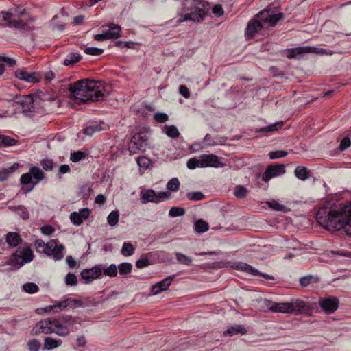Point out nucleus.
<instances>
[{"mask_svg":"<svg viewBox=\"0 0 351 351\" xmlns=\"http://www.w3.org/2000/svg\"><path fill=\"white\" fill-rule=\"evenodd\" d=\"M263 28L261 21H259L255 17L252 19L247 23L245 29V36L253 38L256 34H258Z\"/></svg>","mask_w":351,"mask_h":351,"instance_id":"nucleus-20","label":"nucleus"},{"mask_svg":"<svg viewBox=\"0 0 351 351\" xmlns=\"http://www.w3.org/2000/svg\"><path fill=\"white\" fill-rule=\"evenodd\" d=\"M182 5V13L177 20L178 23L189 21L200 23L204 20L210 10L208 3L203 0H184Z\"/></svg>","mask_w":351,"mask_h":351,"instance_id":"nucleus-5","label":"nucleus"},{"mask_svg":"<svg viewBox=\"0 0 351 351\" xmlns=\"http://www.w3.org/2000/svg\"><path fill=\"white\" fill-rule=\"evenodd\" d=\"M284 14L281 12L278 14H270V16L267 19V23L269 26L274 27L278 21L284 19Z\"/></svg>","mask_w":351,"mask_h":351,"instance_id":"nucleus-37","label":"nucleus"},{"mask_svg":"<svg viewBox=\"0 0 351 351\" xmlns=\"http://www.w3.org/2000/svg\"><path fill=\"white\" fill-rule=\"evenodd\" d=\"M19 254L23 265L25 263L31 262L34 258L33 252L29 247L21 249Z\"/></svg>","mask_w":351,"mask_h":351,"instance_id":"nucleus-28","label":"nucleus"},{"mask_svg":"<svg viewBox=\"0 0 351 351\" xmlns=\"http://www.w3.org/2000/svg\"><path fill=\"white\" fill-rule=\"evenodd\" d=\"M147 137L143 132L135 134L128 144V150L130 154L143 152L147 147Z\"/></svg>","mask_w":351,"mask_h":351,"instance_id":"nucleus-9","label":"nucleus"},{"mask_svg":"<svg viewBox=\"0 0 351 351\" xmlns=\"http://www.w3.org/2000/svg\"><path fill=\"white\" fill-rule=\"evenodd\" d=\"M186 197L191 201H200L204 199L206 196L200 191H195L187 193Z\"/></svg>","mask_w":351,"mask_h":351,"instance_id":"nucleus-41","label":"nucleus"},{"mask_svg":"<svg viewBox=\"0 0 351 351\" xmlns=\"http://www.w3.org/2000/svg\"><path fill=\"white\" fill-rule=\"evenodd\" d=\"M82 59V56L79 53L73 52L70 53L64 60V65L73 66L77 62H79Z\"/></svg>","mask_w":351,"mask_h":351,"instance_id":"nucleus-27","label":"nucleus"},{"mask_svg":"<svg viewBox=\"0 0 351 351\" xmlns=\"http://www.w3.org/2000/svg\"><path fill=\"white\" fill-rule=\"evenodd\" d=\"M138 165L143 169H147L150 165V160L146 156H139L136 158Z\"/></svg>","mask_w":351,"mask_h":351,"instance_id":"nucleus-50","label":"nucleus"},{"mask_svg":"<svg viewBox=\"0 0 351 351\" xmlns=\"http://www.w3.org/2000/svg\"><path fill=\"white\" fill-rule=\"evenodd\" d=\"M165 133L171 138H176L180 136V132L176 126L173 125H165L163 129Z\"/></svg>","mask_w":351,"mask_h":351,"instance_id":"nucleus-32","label":"nucleus"},{"mask_svg":"<svg viewBox=\"0 0 351 351\" xmlns=\"http://www.w3.org/2000/svg\"><path fill=\"white\" fill-rule=\"evenodd\" d=\"M119 219V213L118 210L112 211L107 217L108 223L112 227L115 226L118 223Z\"/></svg>","mask_w":351,"mask_h":351,"instance_id":"nucleus-38","label":"nucleus"},{"mask_svg":"<svg viewBox=\"0 0 351 351\" xmlns=\"http://www.w3.org/2000/svg\"><path fill=\"white\" fill-rule=\"evenodd\" d=\"M269 206L274 210L283 211L285 206L276 201L268 202Z\"/></svg>","mask_w":351,"mask_h":351,"instance_id":"nucleus-64","label":"nucleus"},{"mask_svg":"<svg viewBox=\"0 0 351 351\" xmlns=\"http://www.w3.org/2000/svg\"><path fill=\"white\" fill-rule=\"evenodd\" d=\"M285 173V168L283 164H273L267 167L262 175V179L268 182L272 178L279 176Z\"/></svg>","mask_w":351,"mask_h":351,"instance_id":"nucleus-14","label":"nucleus"},{"mask_svg":"<svg viewBox=\"0 0 351 351\" xmlns=\"http://www.w3.org/2000/svg\"><path fill=\"white\" fill-rule=\"evenodd\" d=\"M185 214V210L181 207H172L171 208L169 215L172 217L183 216Z\"/></svg>","mask_w":351,"mask_h":351,"instance_id":"nucleus-49","label":"nucleus"},{"mask_svg":"<svg viewBox=\"0 0 351 351\" xmlns=\"http://www.w3.org/2000/svg\"><path fill=\"white\" fill-rule=\"evenodd\" d=\"M101 126L98 124L88 125L84 129V134L92 136L95 132L101 131Z\"/></svg>","mask_w":351,"mask_h":351,"instance_id":"nucleus-44","label":"nucleus"},{"mask_svg":"<svg viewBox=\"0 0 351 351\" xmlns=\"http://www.w3.org/2000/svg\"><path fill=\"white\" fill-rule=\"evenodd\" d=\"M78 322L76 317L63 316L59 319L47 318L38 322L32 328L31 334L38 335L40 334L56 333L60 337H66L70 333V328Z\"/></svg>","mask_w":351,"mask_h":351,"instance_id":"nucleus-3","label":"nucleus"},{"mask_svg":"<svg viewBox=\"0 0 351 351\" xmlns=\"http://www.w3.org/2000/svg\"><path fill=\"white\" fill-rule=\"evenodd\" d=\"M247 192H248V190L245 186H237L234 189V195L237 198L241 199V198H244L246 197Z\"/></svg>","mask_w":351,"mask_h":351,"instance_id":"nucleus-46","label":"nucleus"},{"mask_svg":"<svg viewBox=\"0 0 351 351\" xmlns=\"http://www.w3.org/2000/svg\"><path fill=\"white\" fill-rule=\"evenodd\" d=\"M233 268L235 269L247 272L254 276H261L267 280H274V277L273 276L268 275L265 273H261L256 268L253 267L250 265L245 263H237L233 266Z\"/></svg>","mask_w":351,"mask_h":351,"instance_id":"nucleus-16","label":"nucleus"},{"mask_svg":"<svg viewBox=\"0 0 351 351\" xmlns=\"http://www.w3.org/2000/svg\"><path fill=\"white\" fill-rule=\"evenodd\" d=\"M84 307H94L99 304V301L94 298L88 297L84 298Z\"/></svg>","mask_w":351,"mask_h":351,"instance_id":"nucleus-53","label":"nucleus"},{"mask_svg":"<svg viewBox=\"0 0 351 351\" xmlns=\"http://www.w3.org/2000/svg\"><path fill=\"white\" fill-rule=\"evenodd\" d=\"M15 77L21 80L29 83H36L41 80V75L37 72H27L25 69H19L15 71Z\"/></svg>","mask_w":351,"mask_h":351,"instance_id":"nucleus-18","label":"nucleus"},{"mask_svg":"<svg viewBox=\"0 0 351 351\" xmlns=\"http://www.w3.org/2000/svg\"><path fill=\"white\" fill-rule=\"evenodd\" d=\"M294 173L301 180H306L309 178L307 169L304 166H298L294 171Z\"/></svg>","mask_w":351,"mask_h":351,"instance_id":"nucleus-31","label":"nucleus"},{"mask_svg":"<svg viewBox=\"0 0 351 351\" xmlns=\"http://www.w3.org/2000/svg\"><path fill=\"white\" fill-rule=\"evenodd\" d=\"M102 274L101 265H95L90 269H84L81 273V278L84 280V283L88 284L93 280L99 278Z\"/></svg>","mask_w":351,"mask_h":351,"instance_id":"nucleus-15","label":"nucleus"},{"mask_svg":"<svg viewBox=\"0 0 351 351\" xmlns=\"http://www.w3.org/2000/svg\"><path fill=\"white\" fill-rule=\"evenodd\" d=\"M318 304L321 309L326 314L334 313L339 308V300L336 297L321 298Z\"/></svg>","mask_w":351,"mask_h":351,"instance_id":"nucleus-12","label":"nucleus"},{"mask_svg":"<svg viewBox=\"0 0 351 351\" xmlns=\"http://www.w3.org/2000/svg\"><path fill=\"white\" fill-rule=\"evenodd\" d=\"M103 274L111 278L116 277L117 276V267L115 264H111L109 267L102 270Z\"/></svg>","mask_w":351,"mask_h":351,"instance_id":"nucleus-40","label":"nucleus"},{"mask_svg":"<svg viewBox=\"0 0 351 351\" xmlns=\"http://www.w3.org/2000/svg\"><path fill=\"white\" fill-rule=\"evenodd\" d=\"M247 332L246 328L243 325H234L229 327L226 331V334L230 336L236 335L238 334L245 335Z\"/></svg>","mask_w":351,"mask_h":351,"instance_id":"nucleus-30","label":"nucleus"},{"mask_svg":"<svg viewBox=\"0 0 351 351\" xmlns=\"http://www.w3.org/2000/svg\"><path fill=\"white\" fill-rule=\"evenodd\" d=\"M208 228V223L202 219H199L195 223V230L198 233L205 232Z\"/></svg>","mask_w":351,"mask_h":351,"instance_id":"nucleus-36","label":"nucleus"},{"mask_svg":"<svg viewBox=\"0 0 351 351\" xmlns=\"http://www.w3.org/2000/svg\"><path fill=\"white\" fill-rule=\"evenodd\" d=\"M270 10H263L260 11L256 16L255 18L257 19L259 21H261V23H267V19L270 16Z\"/></svg>","mask_w":351,"mask_h":351,"instance_id":"nucleus-43","label":"nucleus"},{"mask_svg":"<svg viewBox=\"0 0 351 351\" xmlns=\"http://www.w3.org/2000/svg\"><path fill=\"white\" fill-rule=\"evenodd\" d=\"M199 158L200 167H212L219 168L224 166V164L220 162L217 156L215 154H202Z\"/></svg>","mask_w":351,"mask_h":351,"instance_id":"nucleus-17","label":"nucleus"},{"mask_svg":"<svg viewBox=\"0 0 351 351\" xmlns=\"http://www.w3.org/2000/svg\"><path fill=\"white\" fill-rule=\"evenodd\" d=\"M27 346L30 351H38L40 348V343L36 339H32L28 341Z\"/></svg>","mask_w":351,"mask_h":351,"instance_id":"nucleus-61","label":"nucleus"},{"mask_svg":"<svg viewBox=\"0 0 351 351\" xmlns=\"http://www.w3.org/2000/svg\"><path fill=\"white\" fill-rule=\"evenodd\" d=\"M71 303L76 307L83 306L84 307V300H75L71 298H67L63 301L57 302L53 305H49L45 308L46 312H53L58 313L62 309L69 306Z\"/></svg>","mask_w":351,"mask_h":351,"instance_id":"nucleus-13","label":"nucleus"},{"mask_svg":"<svg viewBox=\"0 0 351 351\" xmlns=\"http://www.w3.org/2000/svg\"><path fill=\"white\" fill-rule=\"evenodd\" d=\"M69 90L74 99L82 103L103 101L104 86L101 81L84 79L69 84Z\"/></svg>","mask_w":351,"mask_h":351,"instance_id":"nucleus-2","label":"nucleus"},{"mask_svg":"<svg viewBox=\"0 0 351 351\" xmlns=\"http://www.w3.org/2000/svg\"><path fill=\"white\" fill-rule=\"evenodd\" d=\"M174 279V276H169L162 280L152 285L151 292L153 295H157L162 291H166L171 285L172 280Z\"/></svg>","mask_w":351,"mask_h":351,"instance_id":"nucleus-21","label":"nucleus"},{"mask_svg":"<svg viewBox=\"0 0 351 351\" xmlns=\"http://www.w3.org/2000/svg\"><path fill=\"white\" fill-rule=\"evenodd\" d=\"M3 147L14 146L16 145L17 141L10 136L3 135Z\"/></svg>","mask_w":351,"mask_h":351,"instance_id":"nucleus-54","label":"nucleus"},{"mask_svg":"<svg viewBox=\"0 0 351 351\" xmlns=\"http://www.w3.org/2000/svg\"><path fill=\"white\" fill-rule=\"evenodd\" d=\"M19 252H21V248H19L16 252L10 257L5 263L6 265L14 267V269H12V270H16L23 265V263L20 257Z\"/></svg>","mask_w":351,"mask_h":351,"instance_id":"nucleus-22","label":"nucleus"},{"mask_svg":"<svg viewBox=\"0 0 351 351\" xmlns=\"http://www.w3.org/2000/svg\"><path fill=\"white\" fill-rule=\"evenodd\" d=\"M70 219L71 222L75 226H80L83 221L80 218V214L77 212H73L70 214Z\"/></svg>","mask_w":351,"mask_h":351,"instance_id":"nucleus-59","label":"nucleus"},{"mask_svg":"<svg viewBox=\"0 0 351 351\" xmlns=\"http://www.w3.org/2000/svg\"><path fill=\"white\" fill-rule=\"evenodd\" d=\"M176 256L177 261L183 265L186 266H190L192 264L193 260L191 257L186 256L185 254L181 252H176Z\"/></svg>","mask_w":351,"mask_h":351,"instance_id":"nucleus-39","label":"nucleus"},{"mask_svg":"<svg viewBox=\"0 0 351 351\" xmlns=\"http://www.w3.org/2000/svg\"><path fill=\"white\" fill-rule=\"evenodd\" d=\"M287 155V152L285 151H282V150L273 151L269 154L270 159L280 158L285 157Z\"/></svg>","mask_w":351,"mask_h":351,"instance_id":"nucleus-60","label":"nucleus"},{"mask_svg":"<svg viewBox=\"0 0 351 351\" xmlns=\"http://www.w3.org/2000/svg\"><path fill=\"white\" fill-rule=\"evenodd\" d=\"M84 52L86 54L90 56H100L104 53V49L101 48L90 47L85 48Z\"/></svg>","mask_w":351,"mask_h":351,"instance_id":"nucleus-51","label":"nucleus"},{"mask_svg":"<svg viewBox=\"0 0 351 351\" xmlns=\"http://www.w3.org/2000/svg\"><path fill=\"white\" fill-rule=\"evenodd\" d=\"M154 119L157 123H163L168 121L169 117L165 113L156 112L154 114Z\"/></svg>","mask_w":351,"mask_h":351,"instance_id":"nucleus-55","label":"nucleus"},{"mask_svg":"<svg viewBox=\"0 0 351 351\" xmlns=\"http://www.w3.org/2000/svg\"><path fill=\"white\" fill-rule=\"evenodd\" d=\"M311 53H312V47L310 46L298 47L285 50L286 56L289 59H300L302 55Z\"/></svg>","mask_w":351,"mask_h":351,"instance_id":"nucleus-19","label":"nucleus"},{"mask_svg":"<svg viewBox=\"0 0 351 351\" xmlns=\"http://www.w3.org/2000/svg\"><path fill=\"white\" fill-rule=\"evenodd\" d=\"M44 172L38 167L33 166L29 172L23 173L20 178V183L23 185L21 191L23 194L32 191L34 186L45 178Z\"/></svg>","mask_w":351,"mask_h":351,"instance_id":"nucleus-8","label":"nucleus"},{"mask_svg":"<svg viewBox=\"0 0 351 351\" xmlns=\"http://www.w3.org/2000/svg\"><path fill=\"white\" fill-rule=\"evenodd\" d=\"M319 281V278L317 276L307 275L301 277L299 280L300 285L302 287H306L313 283H317Z\"/></svg>","mask_w":351,"mask_h":351,"instance_id":"nucleus-25","label":"nucleus"},{"mask_svg":"<svg viewBox=\"0 0 351 351\" xmlns=\"http://www.w3.org/2000/svg\"><path fill=\"white\" fill-rule=\"evenodd\" d=\"M284 125V121H280L278 122H276L266 127H263L260 128L257 132L261 133H266V132H271L279 130Z\"/></svg>","mask_w":351,"mask_h":351,"instance_id":"nucleus-29","label":"nucleus"},{"mask_svg":"<svg viewBox=\"0 0 351 351\" xmlns=\"http://www.w3.org/2000/svg\"><path fill=\"white\" fill-rule=\"evenodd\" d=\"M60 101L49 93L37 91L26 95L21 101L23 112L45 114L51 112L54 107H58Z\"/></svg>","mask_w":351,"mask_h":351,"instance_id":"nucleus-4","label":"nucleus"},{"mask_svg":"<svg viewBox=\"0 0 351 351\" xmlns=\"http://www.w3.org/2000/svg\"><path fill=\"white\" fill-rule=\"evenodd\" d=\"M268 308L274 313H294L295 315L308 313L311 310L309 305L300 299L292 300L290 302H270Z\"/></svg>","mask_w":351,"mask_h":351,"instance_id":"nucleus-7","label":"nucleus"},{"mask_svg":"<svg viewBox=\"0 0 351 351\" xmlns=\"http://www.w3.org/2000/svg\"><path fill=\"white\" fill-rule=\"evenodd\" d=\"M23 290L28 293H35L39 290V287L34 282H27L23 285Z\"/></svg>","mask_w":351,"mask_h":351,"instance_id":"nucleus-45","label":"nucleus"},{"mask_svg":"<svg viewBox=\"0 0 351 351\" xmlns=\"http://www.w3.org/2000/svg\"><path fill=\"white\" fill-rule=\"evenodd\" d=\"M6 242L11 247H16L22 242L21 235L17 232H9L6 234Z\"/></svg>","mask_w":351,"mask_h":351,"instance_id":"nucleus-23","label":"nucleus"},{"mask_svg":"<svg viewBox=\"0 0 351 351\" xmlns=\"http://www.w3.org/2000/svg\"><path fill=\"white\" fill-rule=\"evenodd\" d=\"M135 252L134 245L130 242H125L123 244L121 253L125 256H132Z\"/></svg>","mask_w":351,"mask_h":351,"instance_id":"nucleus-35","label":"nucleus"},{"mask_svg":"<svg viewBox=\"0 0 351 351\" xmlns=\"http://www.w3.org/2000/svg\"><path fill=\"white\" fill-rule=\"evenodd\" d=\"M141 194V200L143 203H159L164 199H169L171 196V193L169 191L156 193L152 189L142 191Z\"/></svg>","mask_w":351,"mask_h":351,"instance_id":"nucleus-10","label":"nucleus"},{"mask_svg":"<svg viewBox=\"0 0 351 351\" xmlns=\"http://www.w3.org/2000/svg\"><path fill=\"white\" fill-rule=\"evenodd\" d=\"M62 343L61 339H56L49 337H45L44 339L43 349L50 350L59 347Z\"/></svg>","mask_w":351,"mask_h":351,"instance_id":"nucleus-24","label":"nucleus"},{"mask_svg":"<svg viewBox=\"0 0 351 351\" xmlns=\"http://www.w3.org/2000/svg\"><path fill=\"white\" fill-rule=\"evenodd\" d=\"M312 53L319 54V55H327L332 56L333 54H341L343 52L341 51H332L327 50L324 48H319L315 47H312Z\"/></svg>","mask_w":351,"mask_h":351,"instance_id":"nucleus-33","label":"nucleus"},{"mask_svg":"<svg viewBox=\"0 0 351 351\" xmlns=\"http://www.w3.org/2000/svg\"><path fill=\"white\" fill-rule=\"evenodd\" d=\"M132 265L130 263H122L117 267L119 273L121 276H126L132 271Z\"/></svg>","mask_w":351,"mask_h":351,"instance_id":"nucleus-34","label":"nucleus"},{"mask_svg":"<svg viewBox=\"0 0 351 351\" xmlns=\"http://www.w3.org/2000/svg\"><path fill=\"white\" fill-rule=\"evenodd\" d=\"M58 239H51L47 243L46 250L44 253L51 256L54 261H60L64 257L63 251L64 246L62 244H58Z\"/></svg>","mask_w":351,"mask_h":351,"instance_id":"nucleus-11","label":"nucleus"},{"mask_svg":"<svg viewBox=\"0 0 351 351\" xmlns=\"http://www.w3.org/2000/svg\"><path fill=\"white\" fill-rule=\"evenodd\" d=\"M200 167V158L199 159L193 158H190L187 162V167L190 169H194L196 167Z\"/></svg>","mask_w":351,"mask_h":351,"instance_id":"nucleus-62","label":"nucleus"},{"mask_svg":"<svg viewBox=\"0 0 351 351\" xmlns=\"http://www.w3.org/2000/svg\"><path fill=\"white\" fill-rule=\"evenodd\" d=\"M317 222L328 230L344 229L348 235L351 236V205H341L337 209H322L316 216Z\"/></svg>","mask_w":351,"mask_h":351,"instance_id":"nucleus-1","label":"nucleus"},{"mask_svg":"<svg viewBox=\"0 0 351 351\" xmlns=\"http://www.w3.org/2000/svg\"><path fill=\"white\" fill-rule=\"evenodd\" d=\"M65 283L69 286H74L77 284V278L73 273H69L65 277Z\"/></svg>","mask_w":351,"mask_h":351,"instance_id":"nucleus-52","label":"nucleus"},{"mask_svg":"<svg viewBox=\"0 0 351 351\" xmlns=\"http://www.w3.org/2000/svg\"><path fill=\"white\" fill-rule=\"evenodd\" d=\"M34 21V18L21 7L10 9L8 12H0V24L3 25V22H5L9 27L12 28L32 31L34 27L30 26V23Z\"/></svg>","mask_w":351,"mask_h":351,"instance_id":"nucleus-6","label":"nucleus"},{"mask_svg":"<svg viewBox=\"0 0 351 351\" xmlns=\"http://www.w3.org/2000/svg\"><path fill=\"white\" fill-rule=\"evenodd\" d=\"M92 192L93 189L88 184H84L80 188V193L84 199H88Z\"/></svg>","mask_w":351,"mask_h":351,"instance_id":"nucleus-56","label":"nucleus"},{"mask_svg":"<svg viewBox=\"0 0 351 351\" xmlns=\"http://www.w3.org/2000/svg\"><path fill=\"white\" fill-rule=\"evenodd\" d=\"M16 210H18L19 213V215L23 219H28L29 217V212L27 209L22 205H19L14 208Z\"/></svg>","mask_w":351,"mask_h":351,"instance_id":"nucleus-57","label":"nucleus"},{"mask_svg":"<svg viewBox=\"0 0 351 351\" xmlns=\"http://www.w3.org/2000/svg\"><path fill=\"white\" fill-rule=\"evenodd\" d=\"M109 29L106 34L109 35V39H117L121 36V28L119 25L110 23L108 25Z\"/></svg>","mask_w":351,"mask_h":351,"instance_id":"nucleus-26","label":"nucleus"},{"mask_svg":"<svg viewBox=\"0 0 351 351\" xmlns=\"http://www.w3.org/2000/svg\"><path fill=\"white\" fill-rule=\"evenodd\" d=\"M86 154L82 151L73 152L70 155V160L73 162H78L85 158Z\"/></svg>","mask_w":351,"mask_h":351,"instance_id":"nucleus-48","label":"nucleus"},{"mask_svg":"<svg viewBox=\"0 0 351 351\" xmlns=\"http://www.w3.org/2000/svg\"><path fill=\"white\" fill-rule=\"evenodd\" d=\"M180 187V182L178 178L171 179L167 184V188L171 191H177Z\"/></svg>","mask_w":351,"mask_h":351,"instance_id":"nucleus-47","label":"nucleus"},{"mask_svg":"<svg viewBox=\"0 0 351 351\" xmlns=\"http://www.w3.org/2000/svg\"><path fill=\"white\" fill-rule=\"evenodd\" d=\"M15 168L14 167H10L8 169H3L2 171H0V182L5 181L8 176L10 173L14 171Z\"/></svg>","mask_w":351,"mask_h":351,"instance_id":"nucleus-58","label":"nucleus"},{"mask_svg":"<svg viewBox=\"0 0 351 351\" xmlns=\"http://www.w3.org/2000/svg\"><path fill=\"white\" fill-rule=\"evenodd\" d=\"M151 264L149 260L147 258H141L136 262V266L138 269H142L149 266Z\"/></svg>","mask_w":351,"mask_h":351,"instance_id":"nucleus-63","label":"nucleus"},{"mask_svg":"<svg viewBox=\"0 0 351 351\" xmlns=\"http://www.w3.org/2000/svg\"><path fill=\"white\" fill-rule=\"evenodd\" d=\"M40 166L45 171H52L54 168V162L53 160L49 158H43L40 162Z\"/></svg>","mask_w":351,"mask_h":351,"instance_id":"nucleus-42","label":"nucleus"}]
</instances>
